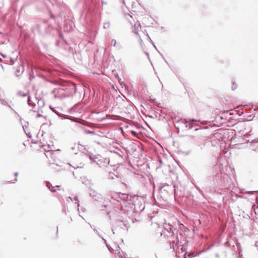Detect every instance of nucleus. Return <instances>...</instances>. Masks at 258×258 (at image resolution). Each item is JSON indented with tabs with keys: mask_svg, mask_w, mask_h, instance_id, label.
<instances>
[{
	"mask_svg": "<svg viewBox=\"0 0 258 258\" xmlns=\"http://www.w3.org/2000/svg\"><path fill=\"white\" fill-rule=\"evenodd\" d=\"M135 199H137L136 197H132L131 195L122 193H115L112 196V199L116 201L118 203L117 205L120 206L121 209L124 211L136 208L135 204L134 203Z\"/></svg>",
	"mask_w": 258,
	"mask_h": 258,
	"instance_id": "1",
	"label": "nucleus"
},
{
	"mask_svg": "<svg viewBox=\"0 0 258 258\" xmlns=\"http://www.w3.org/2000/svg\"><path fill=\"white\" fill-rule=\"evenodd\" d=\"M76 92V86L74 84L63 85L58 86L53 89L52 93L55 98L62 99L70 97Z\"/></svg>",
	"mask_w": 258,
	"mask_h": 258,
	"instance_id": "2",
	"label": "nucleus"
},
{
	"mask_svg": "<svg viewBox=\"0 0 258 258\" xmlns=\"http://www.w3.org/2000/svg\"><path fill=\"white\" fill-rule=\"evenodd\" d=\"M180 123H182L184 125L185 127L187 129H190L193 127L196 126L197 120L194 119H191L189 121H187L185 119L181 120L179 122Z\"/></svg>",
	"mask_w": 258,
	"mask_h": 258,
	"instance_id": "3",
	"label": "nucleus"
},
{
	"mask_svg": "<svg viewBox=\"0 0 258 258\" xmlns=\"http://www.w3.org/2000/svg\"><path fill=\"white\" fill-rule=\"evenodd\" d=\"M89 193L90 196L94 199L95 201L98 202H102L103 200V197L102 195L96 192L95 190L92 189H90Z\"/></svg>",
	"mask_w": 258,
	"mask_h": 258,
	"instance_id": "4",
	"label": "nucleus"
},
{
	"mask_svg": "<svg viewBox=\"0 0 258 258\" xmlns=\"http://www.w3.org/2000/svg\"><path fill=\"white\" fill-rule=\"evenodd\" d=\"M24 66L22 63L19 64L16 68V70L15 72V75L17 77L20 76L22 73L24 72Z\"/></svg>",
	"mask_w": 258,
	"mask_h": 258,
	"instance_id": "5",
	"label": "nucleus"
},
{
	"mask_svg": "<svg viewBox=\"0 0 258 258\" xmlns=\"http://www.w3.org/2000/svg\"><path fill=\"white\" fill-rule=\"evenodd\" d=\"M178 240L177 237H175V240H173L170 242V246L171 248L175 250L177 248L178 244Z\"/></svg>",
	"mask_w": 258,
	"mask_h": 258,
	"instance_id": "6",
	"label": "nucleus"
},
{
	"mask_svg": "<svg viewBox=\"0 0 258 258\" xmlns=\"http://www.w3.org/2000/svg\"><path fill=\"white\" fill-rule=\"evenodd\" d=\"M117 226L120 227L121 228L123 229L126 227V224L123 221H119L116 223Z\"/></svg>",
	"mask_w": 258,
	"mask_h": 258,
	"instance_id": "7",
	"label": "nucleus"
},
{
	"mask_svg": "<svg viewBox=\"0 0 258 258\" xmlns=\"http://www.w3.org/2000/svg\"><path fill=\"white\" fill-rule=\"evenodd\" d=\"M48 146L49 149L47 150H46V149H44L45 151H46V152H47V154H45L46 157H48V156L49 154H53L51 152H50V151H53V147H51L49 145H48Z\"/></svg>",
	"mask_w": 258,
	"mask_h": 258,
	"instance_id": "8",
	"label": "nucleus"
},
{
	"mask_svg": "<svg viewBox=\"0 0 258 258\" xmlns=\"http://www.w3.org/2000/svg\"><path fill=\"white\" fill-rule=\"evenodd\" d=\"M250 136V135H249V134H245L244 135V138H243V140L247 142H250V141H251V142L253 141L252 139H249V136Z\"/></svg>",
	"mask_w": 258,
	"mask_h": 258,
	"instance_id": "9",
	"label": "nucleus"
},
{
	"mask_svg": "<svg viewBox=\"0 0 258 258\" xmlns=\"http://www.w3.org/2000/svg\"><path fill=\"white\" fill-rule=\"evenodd\" d=\"M46 186L52 192H55L56 190L54 189V187L52 186L50 183L47 182L46 183Z\"/></svg>",
	"mask_w": 258,
	"mask_h": 258,
	"instance_id": "10",
	"label": "nucleus"
},
{
	"mask_svg": "<svg viewBox=\"0 0 258 258\" xmlns=\"http://www.w3.org/2000/svg\"><path fill=\"white\" fill-rule=\"evenodd\" d=\"M27 102L30 106H33L35 105V103L31 100V98L30 96L28 97Z\"/></svg>",
	"mask_w": 258,
	"mask_h": 258,
	"instance_id": "11",
	"label": "nucleus"
},
{
	"mask_svg": "<svg viewBox=\"0 0 258 258\" xmlns=\"http://www.w3.org/2000/svg\"><path fill=\"white\" fill-rule=\"evenodd\" d=\"M117 256L118 258H125V256L122 252H120V251L117 253Z\"/></svg>",
	"mask_w": 258,
	"mask_h": 258,
	"instance_id": "12",
	"label": "nucleus"
},
{
	"mask_svg": "<svg viewBox=\"0 0 258 258\" xmlns=\"http://www.w3.org/2000/svg\"><path fill=\"white\" fill-rule=\"evenodd\" d=\"M116 44V41L115 39H112L111 41V45L113 46H115Z\"/></svg>",
	"mask_w": 258,
	"mask_h": 258,
	"instance_id": "13",
	"label": "nucleus"
},
{
	"mask_svg": "<svg viewBox=\"0 0 258 258\" xmlns=\"http://www.w3.org/2000/svg\"><path fill=\"white\" fill-rule=\"evenodd\" d=\"M135 30L136 31V32H135V33L136 34H138V32H137V30H138L139 28L141 27V26H140V24H138L137 26L136 24L135 25Z\"/></svg>",
	"mask_w": 258,
	"mask_h": 258,
	"instance_id": "14",
	"label": "nucleus"
},
{
	"mask_svg": "<svg viewBox=\"0 0 258 258\" xmlns=\"http://www.w3.org/2000/svg\"><path fill=\"white\" fill-rule=\"evenodd\" d=\"M50 108L52 110V111L53 112H54V113H55L57 115H59V114H58V113L56 111V110H55V109L54 108L50 106Z\"/></svg>",
	"mask_w": 258,
	"mask_h": 258,
	"instance_id": "15",
	"label": "nucleus"
},
{
	"mask_svg": "<svg viewBox=\"0 0 258 258\" xmlns=\"http://www.w3.org/2000/svg\"><path fill=\"white\" fill-rule=\"evenodd\" d=\"M85 133L86 134H93L95 133V132L94 131H90L89 130H86L85 131Z\"/></svg>",
	"mask_w": 258,
	"mask_h": 258,
	"instance_id": "16",
	"label": "nucleus"
},
{
	"mask_svg": "<svg viewBox=\"0 0 258 258\" xmlns=\"http://www.w3.org/2000/svg\"><path fill=\"white\" fill-rule=\"evenodd\" d=\"M19 95L20 96H23V97L26 96L27 95V94L26 93H22L21 92H20L19 93Z\"/></svg>",
	"mask_w": 258,
	"mask_h": 258,
	"instance_id": "17",
	"label": "nucleus"
},
{
	"mask_svg": "<svg viewBox=\"0 0 258 258\" xmlns=\"http://www.w3.org/2000/svg\"><path fill=\"white\" fill-rule=\"evenodd\" d=\"M41 116H42V115L41 114H40L39 113H37L36 115V118L40 117Z\"/></svg>",
	"mask_w": 258,
	"mask_h": 258,
	"instance_id": "18",
	"label": "nucleus"
},
{
	"mask_svg": "<svg viewBox=\"0 0 258 258\" xmlns=\"http://www.w3.org/2000/svg\"><path fill=\"white\" fill-rule=\"evenodd\" d=\"M132 134L135 136H136L137 135V133L136 132L134 131H132Z\"/></svg>",
	"mask_w": 258,
	"mask_h": 258,
	"instance_id": "19",
	"label": "nucleus"
},
{
	"mask_svg": "<svg viewBox=\"0 0 258 258\" xmlns=\"http://www.w3.org/2000/svg\"><path fill=\"white\" fill-rule=\"evenodd\" d=\"M94 230L98 234V235L99 236L101 237V235L99 234V232H98V231L95 228L94 229Z\"/></svg>",
	"mask_w": 258,
	"mask_h": 258,
	"instance_id": "20",
	"label": "nucleus"
},
{
	"mask_svg": "<svg viewBox=\"0 0 258 258\" xmlns=\"http://www.w3.org/2000/svg\"><path fill=\"white\" fill-rule=\"evenodd\" d=\"M101 3H102V4H103V5H107V3H106V2H105V1H101Z\"/></svg>",
	"mask_w": 258,
	"mask_h": 258,
	"instance_id": "21",
	"label": "nucleus"
},
{
	"mask_svg": "<svg viewBox=\"0 0 258 258\" xmlns=\"http://www.w3.org/2000/svg\"><path fill=\"white\" fill-rule=\"evenodd\" d=\"M109 24L108 23H106V24H105V26H104V27H108L109 26Z\"/></svg>",
	"mask_w": 258,
	"mask_h": 258,
	"instance_id": "22",
	"label": "nucleus"
},
{
	"mask_svg": "<svg viewBox=\"0 0 258 258\" xmlns=\"http://www.w3.org/2000/svg\"><path fill=\"white\" fill-rule=\"evenodd\" d=\"M75 200L76 201H77V202H79V201H78V198H77V197H75Z\"/></svg>",
	"mask_w": 258,
	"mask_h": 258,
	"instance_id": "23",
	"label": "nucleus"
},
{
	"mask_svg": "<svg viewBox=\"0 0 258 258\" xmlns=\"http://www.w3.org/2000/svg\"><path fill=\"white\" fill-rule=\"evenodd\" d=\"M102 239H103V240L104 241V242H105L106 244H107V243H106V240L105 239H104V238H102ZM106 246L108 247V245H107V244H106Z\"/></svg>",
	"mask_w": 258,
	"mask_h": 258,
	"instance_id": "24",
	"label": "nucleus"
},
{
	"mask_svg": "<svg viewBox=\"0 0 258 258\" xmlns=\"http://www.w3.org/2000/svg\"><path fill=\"white\" fill-rule=\"evenodd\" d=\"M144 209V207L143 206L142 208L140 207V209L143 210Z\"/></svg>",
	"mask_w": 258,
	"mask_h": 258,
	"instance_id": "25",
	"label": "nucleus"
},
{
	"mask_svg": "<svg viewBox=\"0 0 258 258\" xmlns=\"http://www.w3.org/2000/svg\"><path fill=\"white\" fill-rule=\"evenodd\" d=\"M1 55H2L3 57H4V58H5V57H6V56L5 55L1 54Z\"/></svg>",
	"mask_w": 258,
	"mask_h": 258,
	"instance_id": "26",
	"label": "nucleus"
},
{
	"mask_svg": "<svg viewBox=\"0 0 258 258\" xmlns=\"http://www.w3.org/2000/svg\"><path fill=\"white\" fill-rule=\"evenodd\" d=\"M159 162L161 164L162 163V161L160 159H159Z\"/></svg>",
	"mask_w": 258,
	"mask_h": 258,
	"instance_id": "27",
	"label": "nucleus"
},
{
	"mask_svg": "<svg viewBox=\"0 0 258 258\" xmlns=\"http://www.w3.org/2000/svg\"><path fill=\"white\" fill-rule=\"evenodd\" d=\"M18 173L17 172L15 173V175L16 176H17L18 175Z\"/></svg>",
	"mask_w": 258,
	"mask_h": 258,
	"instance_id": "28",
	"label": "nucleus"
},
{
	"mask_svg": "<svg viewBox=\"0 0 258 258\" xmlns=\"http://www.w3.org/2000/svg\"><path fill=\"white\" fill-rule=\"evenodd\" d=\"M114 228H112V232H113V233H114Z\"/></svg>",
	"mask_w": 258,
	"mask_h": 258,
	"instance_id": "29",
	"label": "nucleus"
},
{
	"mask_svg": "<svg viewBox=\"0 0 258 258\" xmlns=\"http://www.w3.org/2000/svg\"><path fill=\"white\" fill-rule=\"evenodd\" d=\"M89 186L91 184V182H89Z\"/></svg>",
	"mask_w": 258,
	"mask_h": 258,
	"instance_id": "30",
	"label": "nucleus"
}]
</instances>
